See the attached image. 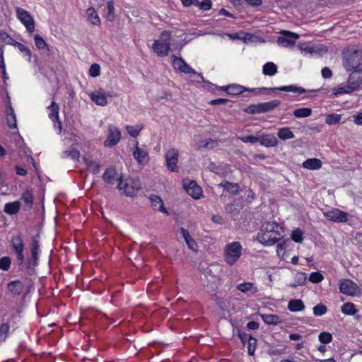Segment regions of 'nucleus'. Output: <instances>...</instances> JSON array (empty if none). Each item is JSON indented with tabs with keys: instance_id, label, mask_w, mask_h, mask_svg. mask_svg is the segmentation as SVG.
<instances>
[{
	"instance_id": "1",
	"label": "nucleus",
	"mask_w": 362,
	"mask_h": 362,
	"mask_svg": "<svg viewBox=\"0 0 362 362\" xmlns=\"http://www.w3.org/2000/svg\"><path fill=\"white\" fill-rule=\"evenodd\" d=\"M40 241V235L39 233L32 236L29 244L30 256L28 257L27 261L25 262V244L22 237L20 235H17L13 236L11 240V245L16 254L17 264L19 266L24 264L28 270V273L29 274H32L34 272V267H37L39 263L40 254L41 252Z\"/></svg>"
},
{
	"instance_id": "2",
	"label": "nucleus",
	"mask_w": 362,
	"mask_h": 362,
	"mask_svg": "<svg viewBox=\"0 0 362 362\" xmlns=\"http://www.w3.org/2000/svg\"><path fill=\"white\" fill-rule=\"evenodd\" d=\"M284 230L276 222H267L262 225L257 240L264 245H273L284 237Z\"/></svg>"
},
{
	"instance_id": "3",
	"label": "nucleus",
	"mask_w": 362,
	"mask_h": 362,
	"mask_svg": "<svg viewBox=\"0 0 362 362\" xmlns=\"http://www.w3.org/2000/svg\"><path fill=\"white\" fill-rule=\"evenodd\" d=\"M226 93L228 95H238L240 94H242L245 91H250V92H257V88H245L241 85L238 84H230L228 86H226ZM258 90H264V91H268V92H273L274 90H280V91H285V92H293V93H297L298 94H303L306 93V90L302 87L297 86L296 85H290V86H281L277 88H258Z\"/></svg>"
},
{
	"instance_id": "4",
	"label": "nucleus",
	"mask_w": 362,
	"mask_h": 362,
	"mask_svg": "<svg viewBox=\"0 0 362 362\" xmlns=\"http://www.w3.org/2000/svg\"><path fill=\"white\" fill-rule=\"evenodd\" d=\"M242 246L239 242L235 241L226 245L224 249V259L229 265H233L239 259L242 254Z\"/></svg>"
},
{
	"instance_id": "5",
	"label": "nucleus",
	"mask_w": 362,
	"mask_h": 362,
	"mask_svg": "<svg viewBox=\"0 0 362 362\" xmlns=\"http://www.w3.org/2000/svg\"><path fill=\"white\" fill-rule=\"evenodd\" d=\"M280 104V100H273L266 103L250 105L244 110V112L250 115L265 113L276 108Z\"/></svg>"
},
{
	"instance_id": "6",
	"label": "nucleus",
	"mask_w": 362,
	"mask_h": 362,
	"mask_svg": "<svg viewBox=\"0 0 362 362\" xmlns=\"http://www.w3.org/2000/svg\"><path fill=\"white\" fill-rule=\"evenodd\" d=\"M362 52L360 50L348 51L344 53V66L348 71L361 69Z\"/></svg>"
},
{
	"instance_id": "7",
	"label": "nucleus",
	"mask_w": 362,
	"mask_h": 362,
	"mask_svg": "<svg viewBox=\"0 0 362 362\" xmlns=\"http://www.w3.org/2000/svg\"><path fill=\"white\" fill-rule=\"evenodd\" d=\"M161 40H156L153 45V49L158 56L163 57L168 54L170 49V33L165 30L161 33Z\"/></svg>"
},
{
	"instance_id": "8",
	"label": "nucleus",
	"mask_w": 362,
	"mask_h": 362,
	"mask_svg": "<svg viewBox=\"0 0 362 362\" xmlns=\"http://www.w3.org/2000/svg\"><path fill=\"white\" fill-rule=\"evenodd\" d=\"M279 34L281 35L278 37L276 42L285 47L293 46L300 37L298 34L286 30H281Z\"/></svg>"
},
{
	"instance_id": "9",
	"label": "nucleus",
	"mask_w": 362,
	"mask_h": 362,
	"mask_svg": "<svg viewBox=\"0 0 362 362\" xmlns=\"http://www.w3.org/2000/svg\"><path fill=\"white\" fill-rule=\"evenodd\" d=\"M16 15L21 22L25 26L29 33H33L35 30V21L31 15L22 8H16Z\"/></svg>"
},
{
	"instance_id": "10",
	"label": "nucleus",
	"mask_w": 362,
	"mask_h": 362,
	"mask_svg": "<svg viewBox=\"0 0 362 362\" xmlns=\"http://www.w3.org/2000/svg\"><path fill=\"white\" fill-rule=\"evenodd\" d=\"M117 188L119 190H122L125 195L133 197L137 194L141 187L133 180H127L124 183L122 180H120L118 182Z\"/></svg>"
},
{
	"instance_id": "11",
	"label": "nucleus",
	"mask_w": 362,
	"mask_h": 362,
	"mask_svg": "<svg viewBox=\"0 0 362 362\" xmlns=\"http://www.w3.org/2000/svg\"><path fill=\"white\" fill-rule=\"evenodd\" d=\"M183 187L186 190L187 193L190 195L194 199H199L202 193V188L197 184L196 181L194 180H183L182 181Z\"/></svg>"
},
{
	"instance_id": "12",
	"label": "nucleus",
	"mask_w": 362,
	"mask_h": 362,
	"mask_svg": "<svg viewBox=\"0 0 362 362\" xmlns=\"http://www.w3.org/2000/svg\"><path fill=\"white\" fill-rule=\"evenodd\" d=\"M339 291L341 293L348 296H355L359 293L358 286L350 279L340 281Z\"/></svg>"
},
{
	"instance_id": "13",
	"label": "nucleus",
	"mask_w": 362,
	"mask_h": 362,
	"mask_svg": "<svg viewBox=\"0 0 362 362\" xmlns=\"http://www.w3.org/2000/svg\"><path fill=\"white\" fill-rule=\"evenodd\" d=\"M108 132L107 138L104 141V145L107 147H112L119 141L121 132L117 127L113 126L109 127Z\"/></svg>"
},
{
	"instance_id": "14",
	"label": "nucleus",
	"mask_w": 362,
	"mask_h": 362,
	"mask_svg": "<svg viewBox=\"0 0 362 362\" xmlns=\"http://www.w3.org/2000/svg\"><path fill=\"white\" fill-rule=\"evenodd\" d=\"M168 169L171 172H177L178 162V151L176 148H170L165 155Z\"/></svg>"
},
{
	"instance_id": "15",
	"label": "nucleus",
	"mask_w": 362,
	"mask_h": 362,
	"mask_svg": "<svg viewBox=\"0 0 362 362\" xmlns=\"http://www.w3.org/2000/svg\"><path fill=\"white\" fill-rule=\"evenodd\" d=\"M324 215L327 220L334 222H346L347 221V214L337 209L327 211Z\"/></svg>"
},
{
	"instance_id": "16",
	"label": "nucleus",
	"mask_w": 362,
	"mask_h": 362,
	"mask_svg": "<svg viewBox=\"0 0 362 362\" xmlns=\"http://www.w3.org/2000/svg\"><path fill=\"white\" fill-rule=\"evenodd\" d=\"M136 145L133 151V156L139 164L144 165L149 160L148 153L146 151L141 148L138 146V141H136Z\"/></svg>"
},
{
	"instance_id": "17",
	"label": "nucleus",
	"mask_w": 362,
	"mask_h": 362,
	"mask_svg": "<svg viewBox=\"0 0 362 362\" xmlns=\"http://www.w3.org/2000/svg\"><path fill=\"white\" fill-rule=\"evenodd\" d=\"M103 181L110 185H114L116 181L122 180L117 177V173L115 168H107L102 176Z\"/></svg>"
},
{
	"instance_id": "18",
	"label": "nucleus",
	"mask_w": 362,
	"mask_h": 362,
	"mask_svg": "<svg viewBox=\"0 0 362 362\" xmlns=\"http://www.w3.org/2000/svg\"><path fill=\"white\" fill-rule=\"evenodd\" d=\"M149 200L151 203V206L154 210H158L166 215H169L168 211L164 206L162 199L158 195L151 194L149 197Z\"/></svg>"
},
{
	"instance_id": "19",
	"label": "nucleus",
	"mask_w": 362,
	"mask_h": 362,
	"mask_svg": "<svg viewBox=\"0 0 362 362\" xmlns=\"http://www.w3.org/2000/svg\"><path fill=\"white\" fill-rule=\"evenodd\" d=\"M361 70L362 69L351 70L352 72L350 74L348 79L349 85L355 87V90L358 88L362 83Z\"/></svg>"
},
{
	"instance_id": "20",
	"label": "nucleus",
	"mask_w": 362,
	"mask_h": 362,
	"mask_svg": "<svg viewBox=\"0 0 362 362\" xmlns=\"http://www.w3.org/2000/svg\"><path fill=\"white\" fill-rule=\"evenodd\" d=\"M259 139L258 142L266 147H274L278 144V140L273 134H263L259 136Z\"/></svg>"
},
{
	"instance_id": "21",
	"label": "nucleus",
	"mask_w": 362,
	"mask_h": 362,
	"mask_svg": "<svg viewBox=\"0 0 362 362\" xmlns=\"http://www.w3.org/2000/svg\"><path fill=\"white\" fill-rule=\"evenodd\" d=\"M180 231L182 233L188 248L192 251L197 252L198 250V245L194 239L191 237L188 230L184 228H180Z\"/></svg>"
},
{
	"instance_id": "22",
	"label": "nucleus",
	"mask_w": 362,
	"mask_h": 362,
	"mask_svg": "<svg viewBox=\"0 0 362 362\" xmlns=\"http://www.w3.org/2000/svg\"><path fill=\"white\" fill-rule=\"evenodd\" d=\"M90 97L92 101L98 105L105 106L107 104L106 95L102 89H100L95 93H92L90 95Z\"/></svg>"
},
{
	"instance_id": "23",
	"label": "nucleus",
	"mask_w": 362,
	"mask_h": 362,
	"mask_svg": "<svg viewBox=\"0 0 362 362\" xmlns=\"http://www.w3.org/2000/svg\"><path fill=\"white\" fill-rule=\"evenodd\" d=\"M322 161L318 158H308L303 163V167L310 170H318L322 167Z\"/></svg>"
},
{
	"instance_id": "24",
	"label": "nucleus",
	"mask_w": 362,
	"mask_h": 362,
	"mask_svg": "<svg viewBox=\"0 0 362 362\" xmlns=\"http://www.w3.org/2000/svg\"><path fill=\"white\" fill-rule=\"evenodd\" d=\"M83 160L86 165L87 169L89 171H90L94 175L99 173L101 165L98 163H96L95 160H90L86 157H83Z\"/></svg>"
},
{
	"instance_id": "25",
	"label": "nucleus",
	"mask_w": 362,
	"mask_h": 362,
	"mask_svg": "<svg viewBox=\"0 0 362 362\" xmlns=\"http://www.w3.org/2000/svg\"><path fill=\"white\" fill-rule=\"evenodd\" d=\"M21 205V202L18 201L8 202L5 204L4 211L7 214H16L20 210Z\"/></svg>"
},
{
	"instance_id": "26",
	"label": "nucleus",
	"mask_w": 362,
	"mask_h": 362,
	"mask_svg": "<svg viewBox=\"0 0 362 362\" xmlns=\"http://www.w3.org/2000/svg\"><path fill=\"white\" fill-rule=\"evenodd\" d=\"M288 309L291 312L302 311L305 309V305L300 299H293L288 302Z\"/></svg>"
},
{
	"instance_id": "27",
	"label": "nucleus",
	"mask_w": 362,
	"mask_h": 362,
	"mask_svg": "<svg viewBox=\"0 0 362 362\" xmlns=\"http://www.w3.org/2000/svg\"><path fill=\"white\" fill-rule=\"evenodd\" d=\"M10 291L15 296H19L23 290V285L19 281H12L8 284Z\"/></svg>"
},
{
	"instance_id": "28",
	"label": "nucleus",
	"mask_w": 362,
	"mask_h": 362,
	"mask_svg": "<svg viewBox=\"0 0 362 362\" xmlns=\"http://www.w3.org/2000/svg\"><path fill=\"white\" fill-rule=\"evenodd\" d=\"M220 186L223 187L225 190L233 194H238L240 190V186L238 184L230 182L226 180L223 181L220 184Z\"/></svg>"
},
{
	"instance_id": "29",
	"label": "nucleus",
	"mask_w": 362,
	"mask_h": 362,
	"mask_svg": "<svg viewBox=\"0 0 362 362\" xmlns=\"http://www.w3.org/2000/svg\"><path fill=\"white\" fill-rule=\"evenodd\" d=\"M277 136L283 141L293 139L295 137L294 134L289 127H282L279 129L277 132Z\"/></svg>"
},
{
	"instance_id": "30",
	"label": "nucleus",
	"mask_w": 362,
	"mask_h": 362,
	"mask_svg": "<svg viewBox=\"0 0 362 362\" xmlns=\"http://www.w3.org/2000/svg\"><path fill=\"white\" fill-rule=\"evenodd\" d=\"M355 90V87L348 85L340 84L337 87H334L332 89L333 94L338 95L339 94L349 93Z\"/></svg>"
},
{
	"instance_id": "31",
	"label": "nucleus",
	"mask_w": 362,
	"mask_h": 362,
	"mask_svg": "<svg viewBox=\"0 0 362 362\" xmlns=\"http://www.w3.org/2000/svg\"><path fill=\"white\" fill-rule=\"evenodd\" d=\"M86 13L88 18V21L90 22L91 24L94 25H100V19L95 11V10L93 8H89L86 11Z\"/></svg>"
},
{
	"instance_id": "32",
	"label": "nucleus",
	"mask_w": 362,
	"mask_h": 362,
	"mask_svg": "<svg viewBox=\"0 0 362 362\" xmlns=\"http://www.w3.org/2000/svg\"><path fill=\"white\" fill-rule=\"evenodd\" d=\"M6 121H7V124L10 128L16 127V115H15L14 110L10 103L8 105V112H7V115H6Z\"/></svg>"
},
{
	"instance_id": "33",
	"label": "nucleus",
	"mask_w": 362,
	"mask_h": 362,
	"mask_svg": "<svg viewBox=\"0 0 362 362\" xmlns=\"http://www.w3.org/2000/svg\"><path fill=\"white\" fill-rule=\"evenodd\" d=\"M262 319L267 325H276L281 322L279 315L272 314L262 315Z\"/></svg>"
},
{
	"instance_id": "34",
	"label": "nucleus",
	"mask_w": 362,
	"mask_h": 362,
	"mask_svg": "<svg viewBox=\"0 0 362 362\" xmlns=\"http://www.w3.org/2000/svg\"><path fill=\"white\" fill-rule=\"evenodd\" d=\"M277 66L273 62H267L262 67V72L265 76H274L277 72Z\"/></svg>"
},
{
	"instance_id": "35",
	"label": "nucleus",
	"mask_w": 362,
	"mask_h": 362,
	"mask_svg": "<svg viewBox=\"0 0 362 362\" xmlns=\"http://www.w3.org/2000/svg\"><path fill=\"white\" fill-rule=\"evenodd\" d=\"M312 115V110L308 107H302L293 111V115L298 118L308 117Z\"/></svg>"
},
{
	"instance_id": "36",
	"label": "nucleus",
	"mask_w": 362,
	"mask_h": 362,
	"mask_svg": "<svg viewBox=\"0 0 362 362\" xmlns=\"http://www.w3.org/2000/svg\"><path fill=\"white\" fill-rule=\"evenodd\" d=\"M357 311L352 303H346L341 306V312L347 315H354Z\"/></svg>"
},
{
	"instance_id": "37",
	"label": "nucleus",
	"mask_w": 362,
	"mask_h": 362,
	"mask_svg": "<svg viewBox=\"0 0 362 362\" xmlns=\"http://www.w3.org/2000/svg\"><path fill=\"white\" fill-rule=\"evenodd\" d=\"M49 110V117L52 119H58L59 117V105L54 102L52 101L51 105L48 107Z\"/></svg>"
},
{
	"instance_id": "38",
	"label": "nucleus",
	"mask_w": 362,
	"mask_h": 362,
	"mask_svg": "<svg viewBox=\"0 0 362 362\" xmlns=\"http://www.w3.org/2000/svg\"><path fill=\"white\" fill-rule=\"evenodd\" d=\"M62 156L64 158L70 157L74 160H78L80 157V151L74 148H71L69 150L64 151Z\"/></svg>"
},
{
	"instance_id": "39",
	"label": "nucleus",
	"mask_w": 362,
	"mask_h": 362,
	"mask_svg": "<svg viewBox=\"0 0 362 362\" xmlns=\"http://www.w3.org/2000/svg\"><path fill=\"white\" fill-rule=\"evenodd\" d=\"M107 13L106 14V18L108 21L112 22L115 20V7L114 2L112 0L108 1L107 3Z\"/></svg>"
},
{
	"instance_id": "40",
	"label": "nucleus",
	"mask_w": 362,
	"mask_h": 362,
	"mask_svg": "<svg viewBox=\"0 0 362 362\" xmlns=\"http://www.w3.org/2000/svg\"><path fill=\"white\" fill-rule=\"evenodd\" d=\"M21 199L31 208L33 204V196L30 191L26 189L22 194Z\"/></svg>"
},
{
	"instance_id": "41",
	"label": "nucleus",
	"mask_w": 362,
	"mask_h": 362,
	"mask_svg": "<svg viewBox=\"0 0 362 362\" xmlns=\"http://www.w3.org/2000/svg\"><path fill=\"white\" fill-rule=\"evenodd\" d=\"M291 239L298 243H301L303 240V233L300 228H296L291 232Z\"/></svg>"
},
{
	"instance_id": "42",
	"label": "nucleus",
	"mask_w": 362,
	"mask_h": 362,
	"mask_svg": "<svg viewBox=\"0 0 362 362\" xmlns=\"http://www.w3.org/2000/svg\"><path fill=\"white\" fill-rule=\"evenodd\" d=\"M34 40H35V45L39 49H42L45 47H47L48 51H49L48 45L46 43L45 40L40 35H38V34L35 35Z\"/></svg>"
},
{
	"instance_id": "43",
	"label": "nucleus",
	"mask_w": 362,
	"mask_h": 362,
	"mask_svg": "<svg viewBox=\"0 0 362 362\" xmlns=\"http://www.w3.org/2000/svg\"><path fill=\"white\" fill-rule=\"evenodd\" d=\"M341 116L338 114H329L327 115L325 122L328 124H336L340 122Z\"/></svg>"
},
{
	"instance_id": "44",
	"label": "nucleus",
	"mask_w": 362,
	"mask_h": 362,
	"mask_svg": "<svg viewBox=\"0 0 362 362\" xmlns=\"http://www.w3.org/2000/svg\"><path fill=\"white\" fill-rule=\"evenodd\" d=\"M10 329V325L8 322L3 323L0 326V341H5Z\"/></svg>"
},
{
	"instance_id": "45",
	"label": "nucleus",
	"mask_w": 362,
	"mask_h": 362,
	"mask_svg": "<svg viewBox=\"0 0 362 362\" xmlns=\"http://www.w3.org/2000/svg\"><path fill=\"white\" fill-rule=\"evenodd\" d=\"M327 311V308L322 303H319L313 308V314L315 316H322Z\"/></svg>"
},
{
	"instance_id": "46",
	"label": "nucleus",
	"mask_w": 362,
	"mask_h": 362,
	"mask_svg": "<svg viewBox=\"0 0 362 362\" xmlns=\"http://www.w3.org/2000/svg\"><path fill=\"white\" fill-rule=\"evenodd\" d=\"M247 341H248V351H247L248 354L250 356H253L255 351L256 346H257V339L252 336H249Z\"/></svg>"
},
{
	"instance_id": "47",
	"label": "nucleus",
	"mask_w": 362,
	"mask_h": 362,
	"mask_svg": "<svg viewBox=\"0 0 362 362\" xmlns=\"http://www.w3.org/2000/svg\"><path fill=\"white\" fill-rule=\"evenodd\" d=\"M11 264V259L9 257H4L0 259V269L8 271Z\"/></svg>"
},
{
	"instance_id": "48",
	"label": "nucleus",
	"mask_w": 362,
	"mask_h": 362,
	"mask_svg": "<svg viewBox=\"0 0 362 362\" xmlns=\"http://www.w3.org/2000/svg\"><path fill=\"white\" fill-rule=\"evenodd\" d=\"M318 339L322 344H329L332 340V336L329 332H323L319 334Z\"/></svg>"
},
{
	"instance_id": "49",
	"label": "nucleus",
	"mask_w": 362,
	"mask_h": 362,
	"mask_svg": "<svg viewBox=\"0 0 362 362\" xmlns=\"http://www.w3.org/2000/svg\"><path fill=\"white\" fill-rule=\"evenodd\" d=\"M172 57L173 58V67L175 69H177L180 71L183 66V64H185V60L181 57H176L175 55H173Z\"/></svg>"
},
{
	"instance_id": "50",
	"label": "nucleus",
	"mask_w": 362,
	"mask_h": 362,
	"mask_svg": "<svg viewBox=\"0 0 362 362\" xmlns=\"http://www.w3.org/2000/svg\"><path fill=\"white\" fill-rule=\"evenodd\" d=\"M324 279V276L322 274L318 272H312L310 274L309 280L312 283L317 284L321 282Z\"/></svg>"
},
{
	"instance_id": "51",
	"label": "nucleus",
	"mask_w": 362,
	"mask_h": 362,
	"mask_svg": "<svg viewBox=\"0 0 362 362\" xmlns=\"http://www.w3.org/2000/svg\"><path fill=\"white\" fill-rule=\"evenodd\" d=\"M253 288V284L250 282H245L237 286V289L244 293H248Z\"/></svg>"
},
{
	"instance_id": "52",
	"label": "nucleus",
	"mask_w": 362,
	"mask_h": 362,
	"mask_svg": "<svg viewBox=\"0 0 362 362\" xmlns=\"http://www.w3.org/2000/svg\"><path fill=\"white\" fill-rule=\"evenodd\" d=\"M127 131L128 134L132 137H136L142 129V127L137 126L136 127L132 126H127Z\"/></svg>"
},
{
	"instance_id": "53",
	"label": "nucleus",
	"mask_w": 362,
	"mask_h": 362,
	"mask_svg": "<svg viewBox=\"0 0 362 362\" xmlns=\"http://www.w3.org/2000/svg\"><path fill=\"white\" fill-rule=\"evenodd\" d=\"M89 75L92 77H97L100 74V66L98 64H93L89 69Z\"/></svg>"
},
{
	"instance_id": "54",
	"label": "nucleus",
	"mask_w": 362,
	"mask_h": 362,
	"mask_svg": "<svg viewBox=\"0 0 362 362\" xmlns=\"http://www.w3.org/2000/svg\"><path fill=\"white\" fill-rule=\"evenodd\" d=\"M238 139L245 143H251V144L257 143L259 140V136H252V135H248V136H242V137L239 136Z\"/></svg>"
},
{
	"instance_id": "55",
	"label": "nucleus",
	"mask_w": 362,
	"mask_h": 362,
	"mask_svg": "<svg viewBox=\"0 0 362 362\" xmlns=\"http://www.w3.org/2000/svg\"><path fill=\"white\" fill-rule=\"evenodd\" d=\"M16 47L18 48V49L23 52L25 55L26 56H28V60L30 61L31 59V51L30 49L25 46L24 45H23L22 43H16Z\"/></svg>"
},
{
	"instance_id": "56",
	"label": "nucleus",
	"mask_w": 362,
	"mask_h": 362,
	"mask_svg": "<svg viewBox=\"0 0 362 362\" xmlns=\"http://www.w3.org/2000/svg\"><path fill=\"white\" fill-rule=\"evenodd\" d=\"M306 274L303 272H298L296 274L295 277V281L297 282V284L300 286L304 285L306 282Z\"/></svg>"
},
{
	"instance_id": "57",
	"label": "nucleus",
	"mask_w": 362,
	"mask_h": 362,
	"mask_svg": "<svg viewBox=\"0 0 362 362\" xmlns=\"http://www.w3.org/2000/svg\"><path fill=\"white\" fill-rule=\"evenodd\" d=\"M199 8L204 11H208L211 8L212 3L211 0H204L198 4Z\"/></svg>"
},
{
	"instance_id": "58",
	"label": "nucleus",
	"mask_w": 362,
	"mask_h": 362,
	"mask_svg": "<svg viewBox=\"0 0 362 362\" xmlns=\"http://www.w3.org/2000/svg\"><path fill=\"white\" fill-rule=\"evenodd\" d=\"M181 72L185 73V74H192L194 75H197V72L192 69L190 66H189L186 62L183 64V66L180 71Z\"/></svg>"
},
{
	"instance_id": "59",
	"label": "nucleus",
	"mask_w": 362,
	"mask_h": 362,
	"mask_svg": "<svg viewBox=\"0 0 362 362\" xmlns=\"http://www.w3.org/2000/svg\"><path fill=\"white\" fill-rule=\"evenodd\" d=\"M228 102H230V100L226 99V98H218L215 100H211L209 104L211 105H226Z\"/></svg>"
},
{
	"instance_id": "60",
	"label": "nucleus",
	"mask_w": 362,
	"mask_h": 362,
	"mask_svg": "<svg viewBox=\"0 0 362 362\" xmlns=\"http://www.w3.org/2000/svg\"><path fill=\"white\" fill-rule=\"evenodd\" d=\"M197 76L200 78L201 81L203 83H206L207 85V86H208L207 88H208L209 90H213L214 88H216V89L218 88V86H216V85H215V84H214V83H211V82H209L208 81H206L204 79V78L203 77V76L202 75V74H197Z\"/></svg>"
},
{
	"instance_id": "61",
	"label": "nucleus",
	"mask_w": 362,
	"mask_h": 362,
	"mask_svg": "<svg viewBox=\"0 0 362 362\" xmlns=\"http://www.w3.org/2000/svg\"><path fill=\"white\" fill-rule=\"evenodd\" d=\"M238 336L241 340V341L245 344L247 341H248L249 334H247L245 332L242 330H238Z\"/></svg>"
},
{
	"instance_id": "62",
	"label": "nucleus",
	"mask_w": 362,
	"mask_h": 362,
	"mask_svg": "<svg viewBox=\"0 0 362 362\" xmlns=\"http://www.w3.org/2000/svg\"><path fill=\"white\" fill-rule=\"evenodd\" d=\"M226 211H228V213H230V214H232L233 215H237L239 214V211L238 210V209L235 206L234 204H228L226 207Z\"/></svg>"
},
{
	"instance_id": "63",
	"label": "nucleus",
	"mask_w": 362,
	"mask_h": 362,
	"mask_svg": "<svg viewBox=\"0 0 362 362\" xmlns=\"http://www.w3.org/2000/svg\"><path fill=\"white\" fill-rule=\"evenodd\" d=\"M322 76L325 78H329L332 76V71L329 68L324 67L322 69Z\"/></svg>"
},
{
	"instance_id": "64",
	"label": "nucleus",
	"mask_w": 362,
	"mask_h": 362,
	"mask_svg": "<svg viewBox=\"0 0 362 362\" xmlns=\"http://www.w3.org/2000/svg\"><path fill=\"white\" fill-rule=\"evenodd\" d=\"M0 38L3 42L7 44L8 41L11 39V37L6 31L0 30Z\"/></svg>"
}]
</instances>
